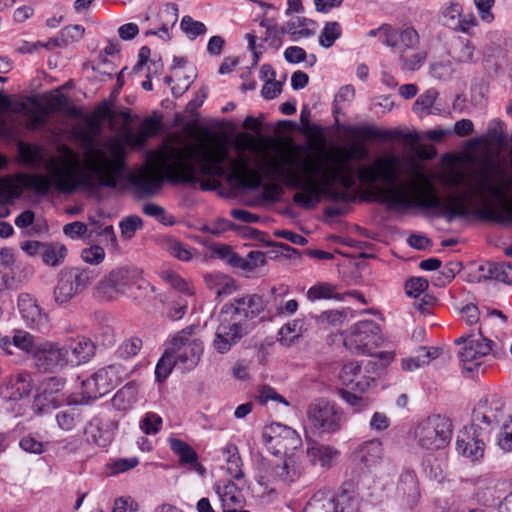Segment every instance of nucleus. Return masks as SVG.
Segmentation results:
<instances>
[{"mask_svg":"<svg viewBox=\"0 0 512 512\" xmlns=\"http://www.w3.org/2000/svg\"><path fill=\"white\" fill-rule=\"evenodd\" d=\"M368 151L363 144H354L348 151L324 148L302 155L298 152L277 151L263 153L252 171L243 152L234 157L224 141L209 140L174 147L164 144L158 149V190L164 179L171 182H195L198 175L226 178L230 183L246 189H256L262 177L282 181L287 188L297 190L293 201L311 209L324 196L332 194L338 184L351 188L355 184V170L351 159L362 160Z\"/></svg>","mask_w":512,"mask_h":512,"instance_id":"1","label":"nucleus"},{"mask_svg":"<svg viewBox=\"0 0 512 512\" xmlns=\"http://www.w3.org/2000/svg\"><path fill=\"white\" fill-rule=\"evenodd\" d=\"M491 164L470 172L449 168L438 174L439 182L453 190L444 199L430 194L421 200V190L428 183L423 168L414 161L401 162L397 156L375 159L371 166L359 169L358 178L367 184L381 181L386 186H375V199L389 208H409L422 205L436 208L449 222L457 218L476 216L494 219V202L505 201L508 186L497 179Z\"/></svg>","mask_w":512,"mask_h":512,"instance_id":"2","label":"nucleus"},{"mask_svg":"<svg viewBox=\"0 0 512 512\" xmlns=\"http://www.w3.org/2000/svg\"><path fill=\"white\" fill-rule=\"evenodd\" d=\"M160 129L161 118L145 117L138 132H124L123 141L112 139L87 147L83 153L82 163L76 152L67 146H61L59 155L45 162L47 175H30L26 178L25 184L40 195L48 194L51 189L71 193L80 186H90L93 183L116 188L127 170L125 146L141 148Z\"/></svg>","mask_w":512,"mask_h":512,"instance_id":"3","label":"nucleus"},{"mask_svg":"<svg viewBox=\"0 0 512 512\" xmlns=\"http://www.w3.org/2000/svg\"><path fill=\"white\" fill-rule=\"evenodd\" d=\"M506 324L507 317L500 310L494 309L483 319L478 334L462 335L455 340L456 344H464L459 351L464 370L473 372L478 369L489 353L498 358L506 354L505 340L508 335L502 331Z\"/></svg>","mask_w":512,"mask_h":512,"instance_id":"4","label":"nucleus"},{"mask_svg":"<svg viewBox=\"0 0 512 512\" xmlns=\"http://www.w3.org/2000/svg\"><path fill=\"white\" fill-rule=\"evenodd\" d=\"M154 292V287L142 276V271L136 267H120L112 270L96 286L99 297L107 300L118 296H133L132 290Z\"/></svg>","mask_w":512,"mask_h":512,"instance_id":"5","label":"nucleus"},{"mask_svg":"<svg viewBox=\"0 0 512 512\" xmlns=\"http://www.w3.org/2000/svg\"><path fill=\"white\" fill-rule=\"evenodd\" d=\"M307 425L320 435H333L342 430L345 413L341 407L326 399L311 402L306 411Z\"/></svg>","mask_w":512,"mask_h":512,"instance_id":"6","label":"nucleus"},{"mask_svg":"<svg viewBox=\"0 0 512 512\" xmlns=\"http://www.w3.org/2000/svg\"><path fill=\"white\" fill-rule=\"evenodd\" d=\"M167 348L176 360V367L182 372L193 370L204 351L203 342L195 335L193 325L174 334Z\"/></svg>","mask_w":512,"mask_h":512,"instance_id":"7","label":"nucleus"},{"mask_svg":"<svg viewBox=\"0 0 512 512\" xmlns=\"http://www.w3.org/2000/svg\"><path fill=\"white\" fill-rule=\"evenodd\" d=\"M452 429V423L447 417L431 415L416 426L414 439L423 449L440 450L450 443Z\"/></svg>","mask_w":512,"mask_h":512,"instance_id":"8","label":"nucleus"},{"mask_svg":"<svg viewBox=\"0 0 512 512\" xmlns=\"http://www.w3.org/2000/svg\"><path fill=\"white\" fill-rule=\"evenodd\" d=\"M131 370L122 363H114L98 369L83 381V396L87 399H98L124 381Z\"/></svg>","mask_w":512,"mask_h":512,"instance_id":"9","label":"nucleus"},{"mask_svg":"<svg viewBox=\"0 0 512 512\" xmlns=\"http://www.w3.org/2000/svg\"><path fill=\"white\" fill-rule=\"evenodd\" d=\"M97 273L89 268L62 270L54 288V300L58 305H67L75 296L86 289L96 278Z\"/></svg>","mask_w":512,"mask_h":512,"instance_id":"10","label":"nucleus"},{"mask_svg":"<svg viewBox=\"0 0 512 512\" xmlns=\"http://www.w3.org/2000/svg\"><path fill=\"white\" fill-rule=\"evenodd\" d=\"M242 319V315L231 308L221 309L218 315L219 325L212 341V347L216 352L219 354L229 352L247 333L246 328L241 325Z\"/></svg>","mask_w":512,"mask_h":512,"instance_id":"11","label":"nucleus"},{"mask_svg":"<svg viewBox=\"0 0 512 512\" xmlns=\"http://www.w3.org/2000/svg\"><path fill=\"white\" fill-rule=\"evenodd\" d=\"M383 342L380 326L372 320H363L351 326L344 337L347 349L359 354H372Z\"/></svg>","mask_w":512,"mask_h":512,"instance_id":"12","label":"nucleus"},{"mask_svg":"<svg viewBox=\"0 0 512 512\" xmlns=\"http://www.w3.org/2000/svg\"><path fill=\"white\" fill-rule=\"evenodd\" d=\"M302 473L301 462L293 454H290L285 456L280 463L268 464L264 471L259 472L257 482L264 486L272 483L290 486L301 477Z\"/></svg>","mask_w":512,"mask_h":512,"instance_id":"13","label":"nucleus"},{"mask_svg":"<svg viewBox=\"0 0 512 512\" xmlns=\"http://www.w3.org/2000/svg\"><path fill=\"white\" fill-rule=\"evenodd\" d=\"M489 431L472 424L458 432L456 451L470 462H480L485 454Z\"/></svg>","mask_w":512,"mask_h":512,"instance_id":"14","label":"nucleus"},{"mask_svg":"<svg viewBox=\"0 0 512 512\" xmlns=\"http://www.w3.org/2000/svg\"><path fill=\"white\" fill-rule=\"evenodd\" d=\"M303 512H359V500L345 490L336 496L318 491L310 498Z\"/></svg>","mask_w":512,"mask_h":512,"instance_id":"15","label":"nucleus"},{"mask_svg":"<svg viewBox=\"0 0 512 512\" xmlns=\"http://www.w3.org/2000/svg\"><path fill=\"white\" fill-rule=\"evenodd\" d=\"M267 449L274 455H290V452L298 449L302 440L296 430L280 423L267 426L263 433Z\"/></svg>","mask_w":512,"mask_h":512,"instance_id":"16","label":"nucleus"},{"mask_svg":"<svg viewBox=\"0 0 512 512\" xmlns=\"http://www.w3.org/2000/svg\"><path fill=\"white\" fill-rule=\"evenodd\" d=\"M439 19L444 26L468 35H472L478 26L476 17L472 13L465 14L463 5L458 0H449L442 5Z\"/></svg>","mask_w":512,"mask_h":512,"instance_id":"17","label":"nucleus"},{"mask_svg":"<svg viewBox=\"0 0 512 512\" xmlns=\"http://www.w3.org/2000/svg\"><path fill=\"white\" fill-rule=\"evenodd\" d=\"M505 404L498 395L492 394L480 399L473 410L472 424L477 427L486 426V430L506 418L504 415Z\"/></svg>","mask_w":512,"mask_h":512,"instance_id":"18","label":"nucleus"},{"mask_svg":"<svg viewBox=\"0 0 512 512\" xmlns=\"http://www.w3.org/2000/svg\"><path fill=\"white\" fill-rule=\"evenodd\" d=\"M34 360L37 367L44 371H55L69 366L64 345H60L57 342L46 341L39 343L35 351Z\"/></svg>","mask_w":512,"mask_h":512,"instance_id":"19","label":"nucleus"},{"mask_svg":"<svg viewBox=\"0 0 512 512\" xmlns=\"http://www.w3.org/2000/svg\"><path fill=\"white\" fill-rule=\"evenodd\" d=\"M65 380L60 377H50L42 382L40 392L35 396L34 408L38 413L48 408H57L65 398L61 391L64 388Z\"/></svg>","mask_w":512,"mask_h":512,"instance_id":"20","label":"nucleus"},{"mask_svg":"<svg viewBox=\"0 0 512 512\" xmlns=\"http://www.w3.org/2000/svg\"><path fill=\"white\" fill-rule=\"evenodd\" d=\"M213 490L218 495L223 512H250L243 509L246 498L233 481H218L214 484Z\"/></svg>","mask_w":512,"mask_h":512,"instance_id":"21","label":"nucleus"},{"mask_svg":"<svg viewBox=\"0 0 512 512\" xmlns=\"http://www.w3.org/2000/svg\"><path fill=\"white\" fill-rule=\"evenodd\" d=\"M118 429V423L109 417H94L85 428V435L88 442L98 447L108 446Z\"/></svg>","mask_w":512,"mask_h":512,"instance_id":"22","label":"nucleus"},{"mask_svg":"<svg viewBox=\"0 0 512 512\" xmlns=\"http://www.w3.org/2000/svg\"><path fill=\"white\" fill-rule=\"evenodd\" d=\"M339 380L342 385L360 394L366 392L373 382V378L369 375L368 371L355 361L348 362L342 366Z\"/></svg>","mask_w":512,"mask_h":512,"instance_id":"23","label":"nucleus"},{"mask_svg":"<svg viewBox=\"0 0 512 512\" xmlns=\"http://www.w3.org/2000/svg\"><path fill=\"white\" fill-rule=\"evenodd\" d=\"M18 309L25 324L41 330L48 324V316L41 309L37 300L28 293H22L18 297Z\"/></svg>","mask_w":512,"mask_h":512,"instance_id":"24","label":"nucleus"},{"mask_svg":"<svg viewBox=\"0 0 512 512\" xmlns=\"http://www.w3.org/2000/svg\"><path fill=\"white\" fill-rule=\"evenodd\" d=\"M353 457L363 467L371 470L377 467L383 460V443L376 438L363 441L355 448Z\"/></svg>","mask_w":512,"mask_h":512,"instance_id":"25","label":"nucleus"},{"mask_svg":"<svg viewBox=\"0 0 512 512\" xmlns=\"http://www.w3.org/2000/svg\"><path fill=\"white\" fill-rule=\"evenodd\" d=\"M63 345L67 353L69 366L86 363L95 353L94 343L84 336L68 339Z\"/></svg>","mask_w":512,"mask_h":512,"instance_id":"26","label":"nucleus"},{"mask_svg":"<svg viewBox=\"0 0 512 512\" xmlns=\"http://www.w3.org/2000/svg\"><path fill=\"white\" fill-rule=\"evenodd\" d=\"M306 454L311 464L319 465L323 469H330L340 456V451L332 445L309 440Z\"/></svg>","mask_w":512,"mask_h":512,"instance_id":"27","label":"nucleus"},{"mask_svg":"<svg viewBox=\"0 0 512 512\" xmlns=\"http://www.w3.org/2000/svg\"><path fill=\"white\" fill-rule=\"evenodd\" d=\"M285 31L290 41L300 42L312 38L318 29V23L304 16H292L285 23Z\"/></svg>","mask_w":512,"mask_h":512,"instance_id":"28","label":"nucleus"},{"mask_svg":"<svg viewBox=\"0 0 512 512\" xmlns=\"http://www.w3.org/2000/svg\"><path fill=\"white\" fill-rule=\"evenodd\" d=\"M392 41L387 47L393 49L397 54L406 53L408 50H415L419 47L420 36L413 26L402 28H391Z\"/></svg>","mask_w":512,"mask_h":512,"instance_id":"29","label":"nucleus"},{"mask_svg":"<svg viewBox=\"0 0 512 512\" xmlns=\"http://www.w3.org/2000/svg\"><path fill=\"white\" fill-rule=\"evenodd\" d=\"M32 391V378L28 372H20L5 380L2 393L11 401L21 400Z\"/></svg>","mask_w":512,"mask_h":512,"instance_id":"30","label":"nucleus"},{"mask_svg":"<svg viewBox=\"0 0 512 512\" xmlns=\"http://www.w3.org/2000/svg\"><path fill=\"white\" fill-rule=\"evenodd\" d=\"M223 309L235 310L242 315L241 325L246 328L247 320L259 315L264 309V303L259 295L252 294L236 299L233 303L225 304Z\"/></svg>","mask_w":512,"mask_h":512,"instance_id":"31","label":"nucleus"},{"mask_svg":"<svg viewBox=\"0 0 512 512\" xmlns=\"http://www.w3.org/2000/svg\"><path fill=\"white\" fill-rule=\"evenodd\" d=\"M168 442L181 465L188 466L200 476L205 475L206 469L198 462V455L189 444L178 438H169Z\"/></svg>","mask_w":512,"mask_h":512,"instance_id":"32","label":"nucleus"},{"mask_svg":"<svg viewBox=\"0 0 512 512\" xmlns=\"http://www.w3.org/2000/svg\"><path fill=\"white\" fill-rule=\"evenodd\" d=\"M397 493L402 497L403 504L409 508H413L418 503L420 490L414 471L405 470L401 473Z\"/></svg>","mask_w":512,"mask_h":512,"instance_id":"33","label":"nucleus"},{"mask_svg":"<svg viewBox=\"0 0 512 512\" xmlns=\"http://www.w3.org/2000/svg\"><path fill=\"white\" fill-rule=\"evenodd\" d=\"M259 26L264 30L261 36L263 42L268 47L279 49L284 44L286 34L285 25H279L275 18L268 16H259L257 18Z\"/></svg>","mask_w":512,"mask_h":512,"instance_id":"34","label":"nucleus"},{"mask_svg":"<svg viewBox=\"0 0 512 512\" xmlns=\"http://www.w3.org/2000/svg\"><path fill=\"white\" fill-rule=\"evenodd\" d=\"M438 92L431 88L422 93L414 102L413 112L420 118L428 115H440L443 112L442 105L437 101Z\"/></svg>","mask_w":512,"mask_h":512,"instance_id":"35","label":"nucleus"},{"mask_svg":"<svg viewBox=\"0 0 512 512\" xmlns=\"http://www.w3.org/2000/svg\"><path fill=\"white\" fill-rule=\"evenodd\" d=\"M466 489L472 490L473 495L479 502H487L491 496L493 480L490 475L484 474L467 478L463 481Z\"/></svg>","mask_w":512,"mask_h":512,"instance_id":"36","label":"nucleus"},{"mask_svg":"<svg viewBox=\"0 0 512 512\" xmlns=\"http://www.w3.org/2000/svg\"><path fill=\"white\" fill-rule=\"evenodd\" d=\"M222 457L226 463V472L234 479L241 480L244 476L242 471V460L236 445L228 443L222 450Z\"/></svg>","mask_w":512,"mask_h":512,"instance_id":"37","label":"nucleus"},{"mask_svg":"<svg viewBox=\"0 0 512 512\" xmlns=\"http://www.w3.org/2000/svg\"><path fill=\"white\" fill-rule=\"evenodd\" d=\"M205 280L208 287L214 291L218 298L229 296L236 290L234 279L222 273L209 274L205 277Z\"/></svg>","mask_w":512,"mask_h":512,"instance_id":"38","label":"nucleus"},{"mask_svg":"<svg viewBox=\"0 0 512 512\" xmlns=\"http://www.w3.org/2000/svg\"><path fill=\"white\" fill-rule=\"evenodd\" d=\"M481 277L503 283H512V266L506 263L488 262L479 267Z\"/></svg>","mask_w":512,"mask_h":512,"instance_id":"39","label":"nucleus"},{"mask_svg":"<svg viewBox=\"0 0 512 512\" xmlns=\"http://www.w3.org/2000/svg\"><path fill=\"white\" fill-rule=\"evenodd\" d=\"M138 389L134 383H128L112 398V406L119 411H126L137 402Z\"/></svg>","mask_w":512,"mask_h":512,"instance_id":"40","label":"nucleus"},{"mask_svg":"<svg viewBox=\"0 0 512 512\" xmlns=\"http://www.w3.org/2000/svg\"><path fill=\"white\" fill-rule=\"evenodd\" d=\"M485 144L497 150L499 154L505 144L503 123L500 120L493 119L489 122L486 135L483 137Z\"/></svg>","mask_w":512,"mask_h":512,"instance_id":"41","label":"nucleus"},{"mask_svg":"<svg viewBox=\"0 0 512 512\" xmlns=\"http://www.w3.org/2000/svg\"><path fill=\"white\" fill-rule=\"evenodd\" d=\"M306 297L311 302L328 299L340 300V297L336 292V286L328 282H318L311 286L307 290Z\"/></svg>","mask_w":512,"mask_h":512,"instance_id":"42","label":"nucleus"},{"mask_svg":"<svg viewBox=\"0 0 512 512\" xmlns=\"http://www.w3.org/2000/svg\"><path fill=\"white\" fill-rule=\"evenodd\" d=\"M12 344L19 350L35 357V351L39 346L35 337L27 331L16 329L13 331Z\"/></svg>","mask_w":512,"mask_h":512,"instance_id":"43","label":"nucleus"},{"mask_svg":"<svg viewBox=\"0 0 512 512\" xmlns=\"http://www.w3.org/2000/svg\"><path fill=\"white\" fill-rule=\"evenodd\" d=\"M7 165V159L0 155V169ZM21 194L20 187L11 180L0 179V203H11Z\"/></svg>","mask_w":512,"mask_h":512,"instance_id":"44","label":"nucleus"},{"mask_svg":"<svg viewBox=\"0 0 512 512\" xmlns=\"http://www.w3.org/2000/svg\"><path fill=\"white\" fill-rule=\"evenodd\" d=\"M342 28L336 21H328L319 35V45L325 49L332 47L335 42L341 37Z\"/></svg>","mask_w":512,"mask_h":512,"instance_id":"45","label":"nucleus"},{"mask_svg":"<svg viewBox=\"0 0 512 512\" xmlns=\"http://www.w3.org/2000/svg\"><path fill=\"white\" fill-rule=\"evenodd\" d=\"M43 262L50 266L59 265L67 255V248L61 243L44 246L41 251Z\"/></svg>","mask_w":512,"mask_h":512,"instance_id":"46","label":"nucleus"},{"mask_svg":"<svg viewBox=\"0 0 512 512\" xmlns=\"http://www.w3.org/2000/svg\"><path fill=\"white\" fill-rule=\"evenodd\" d=\"M80 416L81 413L79 407H69L56 414V421L60 429L64 431H71L79 422Z\"/></svg>","mask_w":512,"mask_h":512,"instance_id":"47","label":"nucleus"},{"mask_svg":"<svg viewBox=\"0 0 512 512\" xmlns=\"http://www.w3.org/2000/svg\"><path fill=\"white\" fill-rule=\"evenodd\" d=\"M162 424V417L155 412H146L139 420V428L146 435H156Z\"/></svg>","mask_w":512,"mask_h":512,"instance_id":"48","label":"nucleus"},{"mask_svg":"<svg viewBox=\"0 0 512 512\" xmlns=\"http://www.w3.org/2000/svg\"><path fill=\"white\" fill-rule=\"evenodd\" d=\"M20 160L29 165H38L42 162V149L36 145L20 143L18 146Z\"/></svg>","mask_w":512,"mask_h":512,"instance_id":"49","label":"nucleus"},{"mask_svg":"<svg viewBox=\"0 0 512 512\" xmlns=\"http://www.w3.org/2000/svg\"><path fill=\"white\" fill-rule=\"evenodd\" d=\"M497 445L504 452H512V415L503 420L497 435Z\"/></svg>","mask_w":512,"mask_h":512,"instance_id":"50","label":"nucleus"},{"mask_svg":"<svg viewBox=\"0 0 512 512\" xmlns=\"http://www.w3.org/2000/svg\"><path fill=\"white\" fill-rule=\"evenodd\" d=\"M173 367H176V360L167 348L162 357L158 360L155 367L156 379L160 382L167 379L171 374Z\"/></svg>","mask_w":512,"mask_h":512,"instance_id":"51","label":"nucleus"},{"mask_svg":"<svg viewBox=\"0 0 512 512\" xmlns=\"http://www.w3.org/2000/svg\"><path fill=\"white\" fill-rule=\"evenodd\" d=\"M139 464L137 457L112 459L106 466L107 474L110 476L125 473Z\"/></svg>","mask_w":512,"mask_h":512,"instance_id":"52","label":"nucleus"},{"mask_svg":"<svg viewBox=\"0 0 512 512\" xmlns=\"http://www.w3.org/2000/svg\"><path fill=\"white\" fill-rule=\"evenodd\" d=\"M180 27L186 36L193 40L198 36H203L207 32V28L203 22L194 20L191 16H184L181 20Z\"/></svg>","mask_w":512,"mask_h":512,"instance_id":"53","label":"nucleus"},{"mask_svg":"<svg viewBox=\"0 0 512 512\" xmlns=\"http://www.w3.org/2000/svg\"><path fill=\"white\" fill-rule=\"evenodd\" d=\"M356 393L346 389H340L338 395L350 407L353 408L355 413L362 412L368 407V400Z\"/></svg>","mask_w":512,"mask_h":512,"instance_id":"54","label":"nucleus"},{"mask_svg":"<svg viewBox=\"0 0 512 512\" xmlns=\"http://www.w3.org/2000/svg\"><path fill=\"white\" fill-rule=\"evenodd\" d=\"M427 54L424 51H418L406 56L405 53L398 54L400 65L403 69L416 71L422 67L426 60Z\"/></svg>","mask_w":512,"mask_h":512,"instance_id":"55","label":"nucleus"},{"mask_svg":"<svg viewBox=\"0 0 512 512\" xmlns=\"http://www.w3.org/2000/svg\"><path fill=\"white\" fill-rule=\"evenodd\" d=\"M161 278L165 282L170 284L173 288L179 290L183 294L188 295V296L193 295V289L177 273H175L171 270H164L161 272Z\"/></svg>","mask_w":512,"mask_h":512,"instance_id":"56","label":"nucleus"},{"mask_svg":"<svg viewBox=\"0 0 512 512\" xmlns=\"http://www.w3.org/2000/svg\"><path fill=\"white\" fill-rule=\"evenodd\" d=\"M302 322L300 320H293L286 323L279 330L280 341L289 345L294 339L301 335Z\"/></svg>","mask_w":512,"mask_h":512,"instance_id":"57","label":"nucleus"},{"mask_svg":"<svg viewBox=\"0 0 512 512\" xmlns=\"http://www.w3.org/2000/svg\"><path fill=\"white\" fill-rule=\"evenodd\" d=\"M142 347V340L137 337L129 338L123 341L116 350L120 358L128 359L138 354Z\"/></svg>","mask_w":512,"mask_h":512,"instance_id":"58","label":"nucleus"},{"mask_svg":"<svg viewBox=\"0 0 512 512\" xmlns=\"http://www.w3.org/2000/svg\"><path fill=\"white\" fill-rule=\"evenodd\" d=\"M167 251L171 256L181 261H189L193 257V249L177 240H170L167 243Z\"/></svg>","mask_w":512,"mask_h":512,"instance_id":"59","label":"nucleus"},{"mask_svg":"<svg viewBox=\"0 0 512 512\" xmlns=\"http://www.w3.org/2000/svg\"><path fill=\"white\" fill-rule=\"evenodd\" d=\"M213 252L219 259L225 260L232 266H242L243 258L239 257L228 245H215Z\"/></svg>","mask_w":512,"mask_h":512,"instance_id":"60","label":"nucleus"},{"mask_svg":"<svg viewBox=\"0 0 512 512\" xmlns=\"http://www.w3.org/2000/svg\"><path fill=\"white\" fill-rule=\"evenodd\" d=\"M474 55V45L468 40H460L459 46L454 52V59L460 63H469L474 60Z\"/></svg>","mask_w":512,"mask_h":512,"instance_id":"61","label":"nucleus"},{"mask_svg":"<svg viewBox=\"0 0 512 512\" xmlns=\"http://www.w3.org/2000/svg\"><path fill=\"white\" fill-rule=\"evenodd\" d=\"M474 5L483 22L490 24L494 21L495 15L493 13V7L495 0H474Z\"/></svg>","mask_w":512,"mask_h":512,"instance_id":"62","label":"nucleus"},{"mask_svg":"<svg viewBox=\"0 0 512 512\" xmlns=\"http://www.w3.org/2000/svg\"><path fill=\"white\" fill-rule=\"evenodd\" d=\"M345 318V313L340 310H327L317 317V321L323 325L337 327L343 324Z\"/></svg>","mask_w":512,"mask_h":512,"instance_id":"63","label":"nucleus"},{"mask_svg":"<svg viewBox=\"0 0 512 512\" xmlns=\"http://www.w3.org/2000/svg\"><path fill=\"white\" fill-rule=\"evenodd\" d=\"M81 258L90 265H98L105 258V251L99 245H93L81 251Z\"/></svg>","mask_w":512,"mask_h":512,"instance_id":"64","label":"nucleus"}]
</instances>
